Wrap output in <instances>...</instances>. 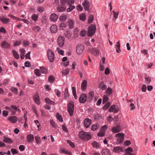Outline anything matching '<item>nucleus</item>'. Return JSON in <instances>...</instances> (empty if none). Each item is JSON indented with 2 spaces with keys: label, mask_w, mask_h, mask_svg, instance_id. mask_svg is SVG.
Returning <instances> with one entry per match:
<instances>
[{
  "label": "nucleus",
  "mask_w": 155,
  "mask_h": 155,
  "mask_svg": "<svg viewBox=\"0 0 155 155\" xmlns=\"http://www.w3.org/2000/svg\"><path fill=\"white\" fill-rule=\"evenodd\" d=\"M35 139L37 144H39L41 142L40 137L38 136L35 137Z\"/></svg>",
  "instance_id": "nucleus-40"
},
{
  "label": "nucleus",
  "mask_w": 155,
  "mask_h": 155,
  "mask_svg": "<svg viewBox=\"0 0 155 155\" xmlns=\"http://www.w3.org/2000/svg\"><path fill=\"white\" fill-rule=\"evenodd\" d=\"M55 92L58 97H59L61 95V93L58 89H56L54 91Z\"/></svg>",
  "instance_id": "nucleus-60"
},
{
  "label": "nucleus",
  "mask_w": 155,
  "mask_h": 155,
  "mask_svg": "<svg viewBox=\"0 0 155 155\" xmlns=\"http://www.w3.org/2000/svg\"><path fill=\"white\" fill-rule=\"evenodd\" d=\"M102 155H111L108 149H103L101 151Z\"/></svg>",
  "instance_id": "nucleus-24"
},
{
  "label": "nucleus",
  "mask_w": 155,
  "mask_h": 155,
  "mask_svg": "<svg viewBox=\"0 0 155 155\" xmlns=\"http://www.w3.org/2000/svg\"><path fill=\"white\" fill-rule=\"evenodd\" d=\"M91 145L94 148H98L101 146L100 144L96 141H94L91 143Z\"/></svg>",
  "instance_id": "nucleus-23"
},
{
  "label": "nucleus",
  "mask_w": 155,
  "mask_h": 155,
  "mask_svg": "<svg viewBox=\"0 0 155 155\" xmlns=\"http://www.w3.org/2000/svg\"><path fill=\"white\" fill-rule=\"evenodd\" d=\"M94 93L93 91H90L87 95V101L90 102L93 99L94 97Z\"/></svg>",
  "instance_id": "nucleus-10"
},
{
  "label": "nucleus",
  "mask_w": 155,
  "mask_h": 155,
  "mask_svg": "<svg viewBox=\"0 0 155 155\" xmlns=\"http://www.w3.org/2000/svg\"><path fill=\"white\" fill-rule=\"evenodd\" d=\"M8 114V112L7 111L4 110L2 111V115L4 117H6Z\"/></svg>",
  "instance_id": "nucleus-62"
},
{
  "label": "nucleus",
  "mask_w": 155,
  "mask_h": 155,
  "mask_svg": "<svg viewBox=\"0 0 155 155\" xmlns=\"http://www.w3.org/2000/svg\"><path fill=\"white\" fill-rule=\"evenodd\" d=\"M34 73L35 74L38 76H40L41 75V73L40 70L38 69H36L34 70Z\"/></svg>",
  "instance_id": "nucleus-45"
},
{
  "label": "nucleus",
  "mask_w": 155,
  "mask_h": 155,
  "mask_svg": "<svg viewBox=\"0 0 155 155\" xmlns=\"http://www.w3.org/2000/svg\"><path fill=\"white\" fill-rule=\"evenodd\" d=\"M2 140L3 141L8 143H13V141L12 139L5 136L3 137Z\"/></svg>",
  "instance_id": "nucleus-15"
},
{
  "label": "nucleus",
  "mask_w": 155,
  "mask_h": 155,
  "mask_svg": "<svg viewBox=\"0 0 155 155\" xmlns=\"http://www.w3.org/2000/svg\"><path fill=\"white\" fill-rule=\"evenodd\" d=\"M84 8L85 11H88L89 10L90 7V3L87 0H85L82 3Z\"/></svg>",
  "instance_id": "nucleus-9"
},
{
  "label": "nucleus",
  "mask_w": 155,
  "mask_h": 155,
  "mask_svg": "<svg viewBox=\"0 0 155 155\" xmlns=\"http://www.w3.org/2000/svg\"><path fill=\"white\" fill-rule=\"evenodd\" d=\"M64 97H68L69 96V94L68 91V89L67 88L65 89L64 92Z\"/></svg>",
  "instance_id": "nucleus-51"
},
{
  "label": "nucleus",
  "mask_w": 155,
  "mask_h": 155,
  "mask_svg": "<svg viewBox=\"0 0 155 155\" xmlns=\"http://www.w3.org/2000/svg\"><path fill=\"white\" fill-rule=\"evenodd\" d=\"M19 149L21 151H23L25 150V147L24 145H20L19 147Z\"/></svg>",
  "instance_id": "nucleus-64"
},
{
  "label": "nucleus",
  "mask_w": 155,
  "mask_h": 155,
  "mask_svg": "<svg viewBox=\"0 0 155 155\" xmlns=\"http://www.w3.org/2000/svg\"><path fill=\"white\" fill-rule=\"evenodd\" d=\"M145 83L147 84H149L151 81V79L150 77H147L145 78Z\"/></svg>",
  "instance_id": "nucleus-50"
},
{
  "label": "nucleus",
  "mask_w": 155,
  "mask_h": 155,
  "mask_svg": "<svg viewBox=\"0 0 155 155\" xmlns=\"http://www.w3.org/2000/svg\"><path fill=\"white\" fill-rule=\"evenodd\" d=\"M113 151L115 153H119L121 151H122V148L119 147H114Z\"/></svg>",
  "instance_id": "nucleus-25"
},
{
  "label": "nucleus",
  "mask_w": 155,
  "mask_h": 155,
  "mask_svg": "<svg viewBox=\"0 0 155 155\" xmlns=\"http://www.w3.org/2000/svg\"><path fill=\"white\" fill-rule=\"evenodd\" d=\"M50 31L51 33H55L57 31V26L55 25H52L50 28Z\"/></svg>",
  "instance_id": "nucleus-20"
},
{
  "label": "nucleus",
  "mask_w": 155,
  "mask_h": 155,
  "mask_svg": "<svg viewBox=\"0 0 155 155\" xmlns=\"http://www.w3.org/2000/svg\"><path fill=\"white\" fill-rule=\"evenodd\" d=\"M80 19L83 21H84L86 19L85 15L84 13H82L80 15Z\"/></svg>",
  "instance_id": "nucleus-39"
},
{
  "label": "nucleus",
  "mask_w": 155,
  "mask_h": 155,
  "mask_svg": "<svg viewBox=\"0 0 155 155\" xmlns=\"http://www.w3.org/2000/svg\"><path fill=\"white\" fill-rule=\"evenodd\" d=\"M86 34V31L85 30H82L80 32V35L81 37H84Z\"/></svg>",
  "instance_id": "nucleus-49"
},
{
  "label": "nucleus",
  "mask_w": 155,
  "mask_h": 155,
  "mask_svg": "<svg viewBox=\"0 0 155 155\" xmlns=\"http://www.w3.org/2000/svg\"><path fill=\"white\" fill-rule=\"evenodd\" d=\"M124 134L123 133H119L116 135L115 137L117 138H119V140H117L119 141V143H120L124 141Z\"/></svg>",
  "instance_id": "nucleus-8"
},
{
  "label": "nucleus",
  "mask_w": 155,
  "mask_h": 155,
  "mask_svg": "<svg viewBox=\"0 0 155 155\" xmlns=\"http://www.w3.org/2000/svg\"><path fill=\"white\" fill-rule=\"evenodd\" d=\"M67 143L69 144L70 146L72 147H75L74 144V143L68 140H67Z\"/></svg>",
  "instance_id": "nucleus-55"
},
{
  "label": "nucleus",
  "mask_w": 155,
  "mask_h": 155,
  "mask_svg": "<svg viewBox=\"0 0 155 155\" xmlns=\"http://www.w3.org/2000/svg\"><path fill=\"white\" fill-rule=\"evenodd\" d=\"M0 20H1L3 23L6 24L8 23L10 20L9 18H0Z\"/></svg>",
  "instance_id": "nucleus-29"
},
{
  "label": "nucleus",
  "mask_w": 155,
  "mask_h": 155,
  "mask_svg": "<svg viewBox=\"0 0 155 155\" xmlns=\"http://www.w3.org/2000/svg\"><path fill=\"white\" fill-rule=\"evenodd\" d=\"M45 102L49 104H52L53 105H55L56 104L54 102L51 101L49 98H46L45 99Z\"/></svg>",
  "instance_id": "nucleus-28"
},
{
  "label": "nucleus",
  "mask_w": 155,
  "mask_h": 155,
  "mask_svg": "<svg viewBox=\"0 0 155 155\" xmlns=\"http://www.w3.org/2000/svg\"><path fill=\"white\" fill-rule=\"evenodd\" d=\"M68 17L67 15L63 14L62 15L59 17V19L62 21H65Z\"/></svg>",
  "instance_id": "nucleus-31"
},
{
  "label": "nucleus",
  "mask_w": 155,
  "mask_h": 155,
  "mask_svg": "<svg viewBox=\"0 0 155 155\" xmlns=\"http://www.w3.org/2000/svg\"><path fill=\"white\" fill-rule=\"evenodd\" d=\"M116 107V105H112L110 107V108L108 110V111L110 112H113V111L115 109Z\"/></svg>",
  "instance_id": "nucleus-48"
},
{
  "label": "nucleus",
  "mask_w": 155,
  "mask_h": 155,
  "mask_svg": "<svg viewBox=\"0 0 155 155\" xmlns=\"http://www.w3.org/2000/svg\"><path fill=\"white\" fill-rule=\"evenodd\" d=\"M12 51L13 56L16 59H18L19 58V57L18 53L14 50H13Z\"/></svg>",
  "instance_id": "nucleus-33"
},
{
  "label": "nucleus",
  "mask_w": 155,
  "mask_h": 155,
  "mask_svg": "<svg viewBox=\"0 0 155 155\" xmlns=\"http://www.w3.org/2000/svg\"><path fill=\"white\" fill-rule=\"evenodd\" d=\"M107 95H104L103 96V104H104L108 100V98L107 97Z\"/></svg>",
  "instance_id": "nucleus-36"
},
{
  "label": "nucleus",
  "mask_w": 155,
  "mask_h": 155,
  "mask_svg": "<svg viewBox=\"0 0 155 155\" xmlns=\"http://www.w3.org/2000/svg\"><path fill=\"white\" fill-rule=\"evenodd\" d=\"M0 32L5 33L6 32V31L4 27H1L0 28Z\"/></svg>",
  "instance_id": "nucleus-63"
},
{
  "label": "nucleus",
  "mask_w": 155,
  "mask_h": 155,
  "mask_svg": "<svg viewBox=\"0 0 155 155\" xmlns=\"http://www.w3.org/2000/svg\"><path fill=\"white\" fill-rule=\"evenodd\" d=\"M18 119V118L15 116H10L8 119V120L13 123H16Z\"/></svg>",
  "instance_id": "nucleus-14"
},
{
  "label": "nucleus",
  "mask_w": 155,
  "mask_h": 155,
  "mask_svg": "<svg viewBox=\"0 0 155 155\" xmlns=\"http://www.w3.org/2000/svg\"><path fill=\"white\" fill-rule=\"evenodd\" d=\"M59 27L61 29H63L66 27V24L64 22H62L59 24Z\"/></svg>",
  "instance_id": "nucleus-42"
},
{
  "label": "nucleus",
  "mask_w": 155,
  "mask_h": 155,
  "mask_svg": "<svg viewBox=\"0 0 155 155\" xmlns=\"http://www.w3.org/2000/svg\"><path fill=\"white\" fill-rule=\"evenodd\" d=\"M58 18V15L55 13L51 14L50 16V20L53 21H56Z\"/></svg>",
  "instance_id": "nucleus-16"
},
{
  "label": "nucleus",
  "mask_w": 155,
  "mask_h": 155,
  "mask_svg": "<svg viewBox=\"0 0 155 155\" xmlns=\"http://www.w3.org/2000/svg\"><path fill=\"white\" fill-rule=\"evenodd\" d=\"M69 70V69H68L63 70L62 71V74L64 75H67L68 73Z\"/></svg>",
  "instance_id": "nucleus-47"
},
{
  "label": "nucleus",
  "mask_w": 155,
  "mask_h": 155,
  "mask_svg": "<svg viewBox=\"0 0 155 155\" xmlns=\"http://www.w3.org/2000/svg\"><path fill=\"white\" fill-rule=\"evenodd\" d=\"M110 102H108L106 103L104 106L103 107L102 109L103 110H107L110 105Z\"/></svg>",
  "instance_id": "nucleus-38"
},
{
  "label": "nucleus",
  "mask_w": 155,
  "mask_h": 155,
  "mask_svg": "<svg viewBox=\"0 0 155 155\" xmlns=\"http://www.w3.org/2000/svg\"><path fill=\"white\" fill-rule=\"evenodd\" d=\"M48 58L51 63L53 62L54 60V53L51 50H48L47 51Z\"/></svg>",
  "instance_id": "nucleus-4"
},
{
  "label": "nucleus",
  "mask_w": 155,
  "mask_h": 155,
  "mask_svg": "<svg viewBox=\"0 0 155 155\" xmlns=\"http://www.w3.org/2000/svg\"><path fill=\"white\" fill-rule=\"evenodd\" d=\"M69 7L67 9V11L68 12H70L73 9H74L75 8V6L74 5H69Z\"/></svg>",
  "instance_id": "nucleus-44"
},
{
  "label": "nucleus",
  "mask_w": 155,
  "mask_h": 155,
  "mask_svg": "<svg viewBox=\"0 0 155 155\" xmlns=\"http://www.w3.org/2000/svg\"><path fill=\"white\" fill-rule=\"evenodd\" d=\"M33 98L35 102L37 104H39L40 103L39 96L38 95L35 94L33 96Z\"/></svg>",
  "instance_id": "nucleus-18"
},
{
  "label": "nucleus",
  "mask_w": 155,
  "mask_h": 155,
  "mask_svg": "<svg viewBox=\"0 0 155 155\" xmlns=\"http://www.w3.org/2000/svg\"><path fill=\"white\" fill-rule=\"evenodd\" d=\"M96 30V26L94 25L90 26L88 28L87 35L88 36H93L95 33Z\"/></svg>",
  "instance_id": "nucleus-2"
},
{
  "label": "nucleus",
  "mask_w": 155,
  "mask_h": 155,
  "mask_svg": "<svg viewBox=\"0 0 155 155\" xmlns=\"http://www.w3.org/2000/svg\"><path fill=\"white\" fill-rule=\"evenodd\" d=\"M89 51L94 55H97L99 54L100 51L96 48H93L89 49Z\"/></svg>",
  "instance_id": "nucleus-12"
},
{
  "label": "nucleus",
  "mask_w": 155,
  "mask_h": 155,
  "mask_svg": "<svg viewBox=\"0 0 155 155\" xmlns=\"http://www.w3.org/2000/svg\"><path fill=\"white\" fill-rule=\"evenodd\" d=\"M98 87L99 88H101L102 90H104L107 87V85L104 84L103 81H101L99 84Z\"/></svg>",
  "instance_id": "nucleus-17"
},
{
  "label": "nucleus",
  "mask_w": 155,
  "mask_h": 155,
  "mask_svg": "<svg viewBox=\"0 0 155 155\" xmlns=\"http://www.w3.org/2000/svg\"><path fill=\"white\" fill-rule=\"evenodd\" d=\"M33 30L35 32H38L40 30V28L38 26H35L33 28Z\"/></svg>",
  "instance_id": "nucleus-56"
},
{
  "label": "nucleus",
  "mask_w": 155,
  "mask_h": 155,
  "mask_svg": "<svg viewBox=\"0 0 155 155\" xmlns=\"http://www.w3.org/2000/svg\"><path fill=\"white\" fill-rule=\"evenodd\" d=\"M41 72L42 73L46 74L48 72V69L47 68L44 67H41L40 68Z\"/></svg>",
  "instance_id": "nucleus-32"
},
{
  "label": "nucleus",
  "mask_w": 155,
  "mask_h": 155,
  "mask_svg": "<svg viewBox=\"0 0 155 155\" xmlns=\"http://www.w3.org/2000/svg\"><path fill=\"white\" fill-rule=\"evenodd\" d=\"M74 22L73 20L70 21L69 22V26L70 28H73L74 27Z\"/></svg>",
  "instance_id": "nucleus-52"
},
{
  "label": "nucleus",
  "mask_w": 155,
  "mask_h": 155,
  "mask_svg": "<svg viewBox=\"0 0 155 155\" xmlns=\"http://www.w3.org/2000/svg\"><path fill=\"white\" fill-rule=\"evenodd\" d=\"M87 85V81L86 80H84L81 84V88L82 90L84 91L86 89Z\"/></svg>",
  "instance_id": "nucleus-22"
},
{
  "label": "nucleus",
  "mask_w": 155,
  "mask_h": 155,
  "mask_svg": "<svg viewBox=\"0 0 155 155\" xmlns=\"http://www.w3.org/2000/svg\"><path fill=\"white\" fill-rule=\"evenodd\" d=\"M68 0H60V2L61 5L66 7L67 5H68Z\"/></svg>",
  "instance_id": "nucleus-34"
},
{
  "label": "nucleus",
  "mask_w": 155,
  "mask_h": 155,
  "mask_svg": "<svg viewBox=\"0 0 155 155\" xmlns=\"http://www.w3.org/2000/svg\"><path fill=\"white\" fill-rule=\"evenodd\" d=\"M64 37L62 36H60L58 38V45L60 47H62L63 46L64 44Z\"/></svg>",
  "instance_id": "nucleus-7"
},
{
  "label": "nucleus",
  "mask_w": 155,
  "mask_h": 155,
  "mask_svg": "<svg viewBox=\"0 0 155 155\" xmlns=\"http://www.w3.org/2000/svg\"><path fill=\"white\" fill-rule=\"evenodd\" d=\"M84 48V45L81 44L78 45L76 47V51L77 53L80 54H81L83 51Z\"/></svg>",
  "instance_id": "nucleus-5"
},
{
  "label": "nucleus",
  "mask_w": 155,
  "mask_h": 155,
  "mask_svg": "<svg viewBox=\"0 0 155 155\" xmlns=\"http://www.w3.org/2000/svg\"><path fill=\"white\" fill-rule=\"evenodd\" d=\"M21 52L20 54V58L21 59H23L24 58V55L25 53V51L24 49L21 48L20 50Z\"/></svg>",
  "instance_id": "nucleus-30"
},
{
  "label": "nucleus",
  "mask_w": 155,
  "mask_h": 155,
  "mask_svg": "<svg viewBox=\"0 0 155 155\" xmlns=\"http://www.w3.org/2000/svg\"><path fill=\"white\" fill-rule=\"evenodd\" d=\"M111 131L114 133H118L121 131L120 125L119 124L113 127L111 129Z\"/></svg>",
  "instance_id": "nucleus-11"
},
{
  "label": "nucleus",
  "mask_w": 155,
  "mask_h": 155,
  "mask_svg": "<svg viewBox=\"0 0 155 155\" xmlns=\"http://www.w3.org/2000/svg\"><path fill=\"white\" fill-rule=\"evenodd\" d=\"M66 9V7L62 5H58L57 7V10L59 12H64L65 11Z\"/></svg>",
  "instance_id": "nucleus-19"
},
{
  "label": "nucleus",
  "mask_w": 155,
  "mask_h": 155,
  "mask_svg": "<svg viewBox=\"0 0 155 155\" xmlns=\"http://www.w3.org/2000/svg\"><path fill=\"white\" fill-rule=\"evenodd\" d=\"M105 93L107 96L112 94H113L112 89L110 87H108L105 91Z\"/></svg>",
  "instance_id": "nucleus-26"
},
{
  "label": "nucleus",
  "mask_w": 155,
  "mask_h": 155,
  "mask_svg": "<svg viewBox=\"0 0 155 155\" xmlns=\"http://www.w3.org/2000/svg\"><path fill=\"white\" fill-rule=\"evenodd\" d=\"M56 117L57 119L60 121H63V119L61 116V115H60L58 113H57L56 114Z\"/></svg>",
  "instance_id": "nucleus-41"
},
{
  "label": "nucleus",
  "mask_w": 155,
  "mask_h": 155,
  "mask_svg": "<svg viewBox=\"0 0 155 155\" xmlns=\"http://www.w3.org/2000/svg\"><path fill=\"white\" fill-rule=\"evenodd\" d=\"M113 12L114 13V16L115 18L116 19L118 18V16L119 15V12H117L116 13L114 11H113Z\"/></svg>",
  "instance_id": "nucleus-61"
},
{
  "label": "nucleus",
  "mask_w": 155,
  "mask_h": 155,
  "mask_svg": "<svg viewBox=\"0 0 155 155\" xmlns=\"http://www.w3.org/2000/svg\"><path fill=\"white\" fill-rule=\"evenodd\" d=\"M11 150L12 153V154L13 155H14L15 154H17L18 153V151L17 150L15 149L12 148L11 149Z\"/></svg>",
  "instance_id": "nucleus-59"
},
{
  "label": "nucleus",
  "mask_w": 155,
  "mask_h": 155,
  "mask_svg": "<svg viewBox=\"0 0 155 155\" xmlns=\"http://www.w3.org/2000/svg\"><path fill=\"white\" fill-rule=\"evenodd\" d=\"M98 125L97 124L93 125L91 127V130H92L94 131L98 128Z\"/></svg>",
  "instance_id": "nucleus-43"
},
{
  "label": "nucleus",
  "mask_w": 155,
  "mask_h": 155,
  "mask_svg": "<svg viewBox=\"0 0 155 155\" xmlns=\"http://www.w3.org/2000/svg\"><path fill=\"white\" fill-rule=\"evenodd\" d=\"M54 80L55 78L53 76H50L48 78V81L50 83H53Z\"/></svg>",
  "instance_id": "nucleus-35"
},
{
  "label": "nucleus",
  "mask_w": 155,
  "mask_h": 155,
  "mask_svg": "<svg viewBox=\"0 0 155 155\" xmlns=\"http://www.w3.org/2000/svg\"><path fill=\"white\" fill-rule=\"evenodd\" d=\"M38 16L34 14L32 16V19L35 21H36L38 20Z\"/></svg>",
  "instance_id": "nucleus-58"
},
{
  "label": "nucleus",
  "mask_w": 155,
  "mask_h": 155,
  "mask_svg": "<svg viewBox=\"0 0 155 155\" xmlns=\"http://www.w3.org/2000/svg\"><path fill=\"white\" fill-rule=\"evenodd\" d=\"M131 144V142L128 140H127L124 143V145L126 146H129Z\"/></svg>",
  "instance_id": "nucleus-57"
},
{
  "label": "nucleus",
  "mask_w": 155,
  "mask_h": 155,
  "mask_svg": "<svg viewBox=\"0 0 155 155\" xmlns=\"http://www.w3.org/2000/svg\"><path fill=\"white\" fill-rule=\"evenodd\" d=\"M125 151L127 153H131L132 152L133 150L131 147H128L125 150Z\"/></svg>",
  "instance_id": "nucleus-46"
},
{
  "label": "nucleus",
  "mask_w": 155,
  "mask_h": 155,
  "mask_svg": "<svg viewBox=\"0 0 155 155\" xmlns=\"http://www.w3.org/2000/svg\"><path fill=\"white\" fill-rule=\"evenodd\" d=\"M68 111L69 115L72 116L73 114L74 110V104L73 102H71L68 104Z\"/></svg>",
  "instance_id": "nucleus-3"
},
{
  "label": "nucleus",
  "mask_w": 155,
  "mask_h": 155,
  "mask_svg": "<svg viewBox=\"0 0 155 155\" xmlns=\"http://www.w3.org/2000/svg\"><path fill=\"white\" fill-rule=\"evenodd\" d=\"M65 36L67 38H69L71 37V34L68 31H66L64 33Z\"/></svg>",
  "instance_id": "nucleus-54"
},
{
  "label": "nucleus",
  "mask_w": 155,
  "mask_h": 155,
  "mask_svg": "<svg viewBox=\"0 0 155 155\" xmlns=\"http://www.w3.org/2000/svg\"><path fill=\"white\" fill-rule=\"evenodd\" d=\"M94 19V16L90 14L88 17V22L89 23H91L93 21Z\"/></svg>",
  "instance_id": "nucleus-37"
},
{
  "label": "nucleus",
  "mask_w": 155,
  "mask_h": 155,
  "mask_svg": "<svg viewBox=\"0 0 155 155\" xmlns=\"http://www.w3.org/2000/svg\"><path fill=\"white\" fill-rule=\"evenodd\" d=\"M2 46L4 48H9L10 47L9 44L5 41H3L1 44Z\"/></svg>",
  "instance_id": "nucleus-21"
},
{
  "label": "nucleus",
  "mask_w": 155,
  "mask_h": 155,
  "mask_svg": "<svg viewBox=\"0 0 155 155\" xmlns=\"http://www.w3.org/2000/svg\"><path fill=\"white\" fill-rule=\"evenodd\" d=\"M79 135L80 138L84 141L88 140L91 138V136L90 134L83 131L80 132Z\"/></svg>",
  "instance_id": "nucleus-1"
},
{
  "label": "nucleus",
  "mask_w": 155,
  "mask_h": 155,
  "mask_svg": "<svg viewBox=\"0 0 155 155\" xmlns=\"http://www.w3.org/2000/svg\"><path fill=\"white\" fill-rule=\"evenodd\" d=\"M11 90L12 91L17 94L18 93V89L12 87L11 88Z\"/></svg>",
  "instance_id": "nucleus-53"
},
{
  "label": "nucleus",
  "mask_w": 155,
  "mask_h": 155,
  "mask_svg": "<svg viewBox=\"0 0 155 155\" xmlns=\"http://www.w3.org/2000/svg\"><path fill=\"white\" fill-rule=\"evenodd\" d=\"M91 122L92 120L91 119L88 118L85 119L84 120V124L85 127L87 128H88L91 124Z\"/></svg>",
  "instance_id": "nucleus-13"
},
{
  "label": "nucleus",
  "mask_w": 155,
  "mask_h": 155,
  "mask_svg": "<svg viewBox=\"0 0 155 155\" xmlns=\"http://www.w3.org/2000/svg\"><path fill=\"white\" fill-rule=\"evenodd\" d=\"M28 141L29 143L31 142L34 140V137L33 135L29 134L27 136Z\"/></svg>",
  "instance_id": "nucleus-27"
},
{
  "label": "nucleus",
  "mask_w": 155,
  "mask_h": 155,
  "mask_svg": "<svg viewBox=\"0 0 155 155\" xmlns=\"http://www.w3.org/2000/svg\"><path fill=\"white\" fill-rule=\"evenodd\" d=\"M87 96L84 94H82L79 98V101L80 103H84L87 100Z\"/></svg>",
  "instance_id": "nucleus-6"
}]
</instances>
